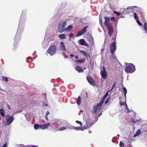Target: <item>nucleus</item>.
I'll use <instances>...</instances> for the list:
<instances>
[{
	"label": "nucleus",
	"instance_id": "f257e3e1",
	"mask_svg": "<svg viewBox=\"0 0 147 147\" xmlns=\"http://www.w3.org/2000/svg\"><path fill=\"white\" fill-rule=\"evenodd\" d=\"M105 21L104 25L105 26L107 27L108 30L109 35L111 37L113 33V27L111 23H110V19L109 17H105L104 18Z\"/></svg>",
	"mask_w": 147,
	"mask_h": 147
},
{
	"label": "nucleus",
	"instance_id": "f03ea898",
	"mask_svg": "<svg viewBox=\"0 0 147 147\" xmlns=\"http://www.w3.org/2000/svg\"><path fill=\"white\" fill-rule=\"evenodd\" d=\"M57 50L56 46L55 45H52L49 47L47 51V52L51 56H52L55 53Z\"/></svg>",
	"mask_w": 147,
	"mask_h": 147
},
{
	"label": "nucleus",
	"instance_id": "7ed1b4c3",
	"mask_svg": "<svg viewBox=\"0 0 147 147\" xmlns=\"http://www.w3.org/2000/svg\"><path fill=\"white\" fill-rule=\"evenodd\" d=\"M135 70V66L132 64H129L127 65L125 70L128 73H131L133 72Z\"/></svg>",
	"mask_w": 147,
	"mask_h": 147
},
{
	"label": "nucleus",
	"instance_id": "20e7f679",
	"mask_svg": "<svg viewBox=\"0 0 147 147\" xmlns=\"http://www.w3.org/2000/svg\"><path fill=\"white\" fill-rule=\"evenodd\" d=\"M67 22H64L63 23H60L59 25V27L58 28V31L60 33H62L65 30V28L66 26Z\"/></svg>",
	"mask_w": 147,
	"mask_h": 147
},
{
	"label": "nucleus",
	"instance_id": "39448f33",
	"mask_svg": "<svg viewBox=\"0 0 147 147\" xmlns=\"http://www.w3.org/2000/svg\"><path fill=\"white\" fill-rule=\"evenodd\" d=\"M6 119V123L7 125H10L14 120L13 115L9 116V115H7L5 116Z\"/></svg>",
	"mask_w": 147,
	"mask_h": 147
},
{
	"label": "nucleus",
	"instance_id": "423d86ee",
	"mask_svg": "<svg viewBox=\"0 0 147 147\" xmlns=\"http://www.w3.org/2000/svg\"><path fill=\"white\" fill-rule=\"evenodd\" d=\"M102 101H100L99 103H98L96 105H94L92 109V111L94 114L96 113L98 108L99 107V109H100L102 105Z\"/></svg>",
	"mask_w": 147,
	"mask_h": 147
},
{
	"label": "nucleus",
	"instance_id": "0eeeda50",
	"mask_svg": "<svg viewBox=\"0 0 147 147\" xmlns=\"http://www.w3.org/2000/svg\"><path fill=\"white\" fill-rule=\"evenodd\" d=\"M86 79L89 83L91 85L94 86L96 83L94 79L90 76H87Z\"/></svg>",
	"mask_w": 147,
	"mask_h": 147
},
{
	"label": "nucleus",
	"instance_id": "6e6552de",
	"mask_svg": "<svg viewBox=\"0 0 147 147\" xmlns=\"http://www.w3.org/2000/svg\"><path fill=\"white\" fill-rule=\"evenodd\" d=\"M88 27V26H85L84 27L82 30L79 31L77 33L76 36L79 37L82 35L83 34H85L86 32L87 28Z\"/></svg>",
	"mask_w": 147,
	"mask_h": 147
},
{
	"label": "nucleus",
	"instance_id": "1a4fd4ad",
	"mask_svg": "<svg viewBox=\"0 0 147 147\" xmlns=\"http://www.w3.org/2000/svg\"><path fill=\"white\" fill-rule=\"evenodd\" d=\"M110 48L111 53L112 54H113L116 49L115 42H113L110 45Z\"/></svg>",
	"mask_w": 147,
	"mask_h": 147
},
{
	"label": "nucleus",
	"instance_id": "9d476101",
	"mask_svg": "<svg viewBox=\"0 0 147 147\" xmlns=\"http://www.w3.org/2000/svg\"><path fill=\"white\" fill-rule=\"evenodd\" d=\"M100 74L102 78L104 79H106L107 77V73L104 66H103V70H101Z\"/></svg>",
	"mask_w": 147,
	"mask_h": 147
},
{
	"label": "nucleus",
	"instance_id": "9b49d317",
	"mask_svg": "<svg viewBox=\"0 0 147 147\" xmlns=\"http://www.w3.org/2000/svg\"><path fill=\"white\" fill-rule=\"evenodd\" d=\"M79 44L82 45H84L86 46H88V45L87 42L83 39H80L79 41Z\"/></svg>",
	"mask_w": 147,
	"mask_h": 147
},
{
	"label": "nucleus",
	"instance_id": "f8f14e48",
	"mask_svg": "<svg viewBox=\"0 0 147 147\" xmlns=\"http://www.w3.org/2000/svg\"><path fill=\"white\" fill-rule=\"evenodd\" d=\"M137 8V9L136 10V11L137 12H138V11H139L140 10V9L138 8L137 6H134L133 7H129L127 8V9H125L124 10L125 12H126V13H127L129 12L127 11V9H133V8Z\"/></svg>",
	"mask_w": 147,
	"mask_h": 147
},
{
	"label": "nucleus",
	"instance_id": "ddd939ff",
	"mask_svg": "<svg viewBox=\"0 0 147 147\" xmlns=\"http://www.w3.org/2000/svg\"><path fill=\"white\" fill-rule=\"evenodd\" d=\"M60 46L61 49L62 51H64L66 50L65 44L63 42H61Z\"/></svg>",
	"mask_w": 147,
	"mask_h": 147
},
{
	"label": "nucleus",
	"instance_id": "4468645a",
	"mask_svg": "<svg viewBox=\"0 0 147 147\" xmlns=\"http://www.w3.org/2000/svg\"><path fill=\"white\" fill-rule=\"evenodd\" d=\"M50 124L49 123L46 124L41 125V129H45L47 128L50 125Z\"/></svg>",
	"mask_w": 147,
	"mask_h": 147
},
{
	"label": "nucleus",
	"instance_id": "2eb2a0df",
	"mask_svg": "<svg viewBox=\"0 0 147 147\" xmlns=\"http://www.w3.org/2000/svg\"><path fill=\"white\" fill-rule=\"evenodd\" d=\"M80 52L82 53L84 55L85 57L88 59V56L89 57H90L89 54L88 53L87 54L85 51H80Z\"/></svg>",
	"mask_w": 147,
	"mask_h": 147
},
{
	"label": "nucleus",
	"instance_id": "dca6fc26",
	"mask_svg": "<svg viewBox=\"0 0 147 147\" xmlns=\"http://www.w3.org/2000/svg\"><path fill=\"white\" fill-rule=\"evenodd\" d=\"M76 70L79 73L82 72L84 71V70L81 67L78 66L76 67Z\"/></svg>",
	"mask_w": 147,
	"mask_h": 147
},
{
	"label": "nucleus",
	"instance_id": "f3484780",
	"mask_svg": "<svg viewBox=\"0 0 147 147\" xmlns=\"http://www.w3.org/2000/svg\"><path fill=\"white\" fill-rule=\"evenodd\" d=\"M34 127L35 129H38L39 128L41 129V125H39L38 124H35L34 125Z\"/></svg>",
	"mask_w": 147,
	"mask_h": 147
},
{
	"label": "nucleus",
	"instance_id": "a211bd4d",
	"mask_svg": "<svg viewBox=\"0 0 147 147\" xmlns=\"http://www.w3.org/2000/svg\"><path fill=\"white\" fill-rule=\"evenodd\" d=\"M73 28V26L71 25H70L65 29V31H70Z\"/></svg>",
	"mask_w": 147,
	"mask_h": 147
},
{
	"label": "nucleus",
	"instance_id": "6ab92c4d",
	"mask_svg": "<svg viewBox=\"0 0 147 147\" xmlns=\"http://www.w3.org/2000/svg\"><path fill=\"white\" fill-rule=\"evenodd\" d=\"M81 103V98L80 96H79L77 100V103L78 105H80Z\"/></svg>",
	"mask_w": 147,
	"mask_h": 147
},
{
	"label": "nucleus",
	"instance_id": "aec40b11",
	"mask_svg": "<svg viewBox=\"0 0 147 147\" xmlns=\"http://www.w3.org/2000/svg\"><path fill=\"white\" fill-rule=\"evenodd\" d=\"M85 61V59H82L80 60H76V62L77 63H84Z\"/></svg>",
	"mask_w": 147,
	"mask_h": 147
},
{
	"label": "nucleus",
	"instance_id": "412c9836",
	"mask_svg": "<svg viewBox=\"0 0 147 147\" xmlns=\"http://www.w3.org/2000/svg\"><path fill=\"white\" fill-rule=\"evenodd\" d=\"M58 37L61 39H63L65 38L66 36L64 34L59 35Z\"/></svg>",
	"mask_w": 147,
	"mask_h": 147
},
{
	"label": "nucleus",
	"instance_id": "4be33fe9",
	"mask_svg": "<svg viewBox=\"0 0 147 147\" xmlns=\"http://www.w3.org/2000/svg\"><path fill=\"white\" fill-rule=\"evenodd\" d=\"M144 26L145 32L147 33V22H145L144 24Z\"/></svg>",
	"mask_w": 147,
	"mask_h": 147
},
{
	"label": "nucleus",
	"instance_id": "5701e85b",
	"mask_svg": "<svg viewBox=\"0 0 147 147\" xmlns=\"http://www.w3.org/2000/svg\"><path fill=\"white\" fill-rule=\"evenodd\" d=\"M141 133V131L140 130H138L136 132V134L134 135V137H136L138 135L140 134Z\"/></svg>",
	"mask_w": 147,
	"mask_h": 147
},
{
	"label": "nucleus",
	"instance_id": "b1692460",
	"mask_svg": "<svg viewBox=\"0 0 147 147\" xmlns=\"http://www.w3.org/2000/svg\"><path fill=\"white\" fill-rule=\"evenodd\" d=\"M0 113L2 117L4 116V112L3 109L2 108L0 109Z\"/></svg>",
	"mask_w": 147,
	"mask_h": 147
},
{
	"label": "nucleus",
	"instance_id": "393cba45",
	"mask_svg": "<svg viewBox=\"0 0 147 147\" xmlns=\"http://www.w3.org/2000/svg\"><path fill=\"white\" fill-rule=\"evenodd\" d=\"M99 22L101 26H103V24L102 23V17H100V16H99Z\"/></svg>",
	"mask_w": 147,
	"mask_h": 147
},
{
	"label": "nucleus",
	"instance_id": "a878e982",
	"mask_svg": "<svg viewBox=\"0 0 147 147\" xmlns=\"http://www.w3.org/2000/svg\"><path fill=\"white\" fill-rule=\"evenodd\" d=\"M123 90L124 92V96L125 98L126 97V94L127 93V90L124 87H123Z\"/></svg>",
	"mask_w": 147,
	"mask_h": 147
},
{
	"label": "nucleus",
	"instance_id": "bb28decb",
	"mask_svg": "<svg viewBox=\"0 0 147 147\" xmlns=\"http://www.w3.org/2000/svg\"><path fill=\"white\" fill-rule=\"evenodd\" d=\"M132 12H133L134 13V16L135 19L136 20H137L139 19V18L136 14V13L134 12L133 11H132Z\"/></svg>",
	"mask_w": 147,
	"mask_h": 147
},
{
	"label": "nucleus",
	"instance_id": "cd10ccee",
	"mask_svg": "<svg viewBox=\"0 0 147 147\" xmlns=\"http://www.w3.org/2000/svg\"><path fill=\"white\" fill-rule=\"evenodd\" d=\"M81 130H82V131H83L84 130L86 129H88V126H84L83 127H82V126H81Z\"/></svg>",
	"mask_w": 147,
	"mask_h": 147
},
{
	"label": "nucleus",
	"instance_id": "c85d7f7f",
	"mask_svg": "<svg viewBox=\"0 0 147 147\" xmlns=\"http://www.w3.org/2000/svg\"><path fill=\"white\" fill-rule=\"evenodd\" d=\"M2 79L3 81H5V82H7L8 81V79L7 77H3Z\"/></svg>",
	"mask_w": 147,
	"mask_h": 147
},
{
	"label": "nucleus",
	"instance_id": "c756f323",
	"mask_svg": "<svg viewBox=\"0 0 147 147\" xmlns=\"http://www.w3.org/2000/svg\"><path fill=\"white\" fill-rule=\"evenodd\" d=\"M124 146V143L120 141L119 143V146L120 147H123Z\"/></svg>",
	"mask_w": 147,
	"mask_h": 147
},
{
	"label": "nucleus",
	"instance_id": "7c9ffc66",
	"mask_svg": "<svg viewBox=\"0 0 147 147\" xmlns=\"http://www.w3.org/2000/svg\"><path fill=\"white\" fill-rule=\"evenodd\" d=\"M74 129L76 130H81V127H74Z\"/></svg>",
	"mask_w": 147,
	"mask_h": 147
},
{
	"label": "nucleus",
	"instance_id": "2f4dec72",
	"mask_svg": "<svg viewBox=\"0 0 147 147\" xmlns=\"http://www.w3.org/2000/svg\"><path fill=\"white\" fill-rule=\"evenodd\" d=\"M66 129V128L65 127H63L61 128H59V131L64 130L65 129Z\"/></svg>",
	"mask_w": 147,
	"mask_h": 147
},
{
	"label": "nucleus",
	"instance_id": "473e14b6",
	"mask_svg": "<svg viewBox=\"0 0 147 147\" xmlns=\"http://www.w3.org/2000/svg\"><path fill=\"white\" fill-rule=\"evenodd\" d=\"M107 97V96H105V95L104 96L103 98H102V100L100 101H102V104H103L104 102V100H105V98H106V97Z\"/></svg>",
	"mask_w": 147,
	"mask_h": 147
},
{
	"label": "nucleus",
	"instance_id": "72a5a7b5",
	"mask_svg": "<svg viewBox=\"0 0 147 147\" xmlns=\"http://www.w3.org/2000/svg\"><path fill=\"white\" fill-rule=\"evenodd\" d=\"M136 22H137V24H139V25L140 26H142V24L140 22L139 20H136Z\"/></svg>",
	"mask_w": 147,
	"mask_h": 147
},
{
	"label": "nucleus",
	"instance_id": "f704fd0d",
	"mask_svg": "<svg viewBox=\"0 0 147 147\" xmlns=\"http://www.w3.org/2000/svg\"><path fill=\"white\" fill-rule=\"evenodd\" d=\"M76 122L77 123L80 125L81 126H82V123L80 121L77 120L76 121Z\"/></svg>",
	"mask_w": 147,
	"mask_h": 147
},
{
	"label": "nucleus",
	"instance_id": "c9c22d12",
	"mask_svg": "<svg viewBox=\"0 0 147 147\" xmlns=\"http://www.w3.org/2000/svg\"><path fill=\"white\" fill-rule=\"evenodd\" d=\"M117 32L116 33H117ZM114 36H115V37L113 38V39L114 40V41L113 42H115L116 38V36H117V33L115 34H114Z\"/></svg>",
	"mask_w": 147,
	"mask_h": 147
},
{
	"label": "nucleus",
	"instance_id": "e433bc0d",
	"mask_svg": "<svg viewBox=\"0 0 147 147\" xmlns=\"http://www.w3.org/2000/svg\"><path fill=\"white\" fill-rule=\"evenodd\" d=\"M110 97H109L108 98V99L106 100V101L105 102V104H106L108 103V102H109V101L110 100Z\"/></svg>",
	"mask_w": 147,
	"mask_h": 147
},
{
	"label": "nucleus",
	"instance_id": "4c0bfd02",
	"mask_svg": "<svg viewBox=\"0 0 147 147\" xmlns=\"http://www.w3.org/2000/svg\"><path fill=\"white\" fill-rule=\"evenodd\" d=\"M111 20L114 22H115V19L114 17H112L111 18Z\"/></svg>",
	"mask_w": 147,
	"mask_h": 147
},
{
	"label": "nucleus",
	"instance_id": "58836bf2",
	"mask_svg": "<svg viewBox=\"0 0 147 147\" xmlns=\"http://www.w3.org/2000/svg\"><path fill=\"white\" fill-rule=\"evenodd\" d=\"M114 13L115 14H117V15L118 16H119L121 13H119V12H117V11H114Z\"/></svg>",
	"mask_w": 147,
	"mask_h": 147
},
{
	"label": "nucleus",
	"instance_id": "ea45409f",
	"mask_svg": "<svg viewBox=\"0 0 147 147\" xmlns=\"http://www.w3.org/2000/svg\"><path fill=\"white\" fill-rule=\"evenodd\" d=\"M86 126H88V128L91 125H90L89 123H88V122H86Z\"/></svg>",
	"mask_w": 147,
	"mask_h": 147
},
{
	"label": "nucleus",
	"instance_id": "a19ab883",
	"mask_svg": "<svg viewBox=\"0 0 147 147\" xmlns=\"http://www.w3.org/2000/svg\"><path fill=\"white\" fill-rule=\"evenodd\" d=\"M69 36L70 37H72L73 36V34L72 33H71L69 35Z\"/></svg>",
	"mask_w": 147,
	"mask_h": 147
},
{
	"label": "nucleus",
	"instance_id": "79ce46f5",
	"mask_svg": "<svg viewBox=\"0 0 147 147\" xmlns=\"http://www.w3.org/2000/svg\"><path fill=\"white\" fill-rule=\"evenodd\" d=\"M125 104V102H122L120 103V105L121 106L124 105Z\"/></svg>",
	"mask_w": 147,
	"mask_h": 147
},
{
	"label": "nucleus",
	"instance_id": "37998d69",
	"mask_svg": "<svg viewBox=\"0 0 147 147\" xmlns=\"http://www.w3.org/2000/svg\"><path fill=\"white\" fill-rule=\"evenodd\" d=\"M6 146H7V143H6L4 144L3 146H2V147H6Z\"/></svg>",
	"mask_w": 147,
	"mask_h": 147
},
{
	"label": "nucleus",
	"instance_id": "c03bdc74",
	"mask_svg": "<svg viewBox=\"0 0 147 147\" xmlns=\"http://www.w3.org/2000/svg\"><path fill=\"white\" fill-rule=\"evenodd\" d=\"M116 86V83H114V84H113V87H115Z\"/></svg>",
	"mask_w": 147,
	"mask_h": 147
},
{
	"label": "nucleus",
	"instance_id": "a18cd8bd",
	"mask_svg": "<svg viewBox=\"0 0 147 147\" xmlns=\"http://www.w3.org/2000/svg\"><path fill=\"white\" fill-rule=\"evenodd\" d=\"M7 107L9 110L11 109V108L8 104H7Z\"/></svg>",
	"mask_w": 147,
	"mask_h": 147
},
{
	"label": "nucleus",
	"instance_id": "49530a36",
	"mask_svg": "<svg viewBox=\"0 0 147 147\" xmlns=\"http://www.w3.org/2000/svg\"><path fill=\"white\" fill-rule=\"evenodd\" d=\"M125 105H126V108L127 109V112L128 113V112H129L130 111H129L128 108V107H127V105L126 104H125Z\"/></svg>",
	"mask_w": 147,
	"mask_h": 147
},
{
	"label": "nucleus",
	"instance_id": "de8ad7c7",
	"mask_svg": "<svg viewBox=\"0 0 147 147\" xmlns=\"http://www.w3.org/2000/svg\"><path fill=\"white\" fill-rule=\"evenodd\" d=\"M49 114V112L48 111L46 113V115H48Z\"/></svg>",
	"mask_w": 147,
	"mask_h": 147
},
{
	"label": "nucleus",
	"instance_id": "09e8293b",
	"mask_svg": "<svg viewBox=\"0 0 147 147\" xmlns=\"http://www.w3.org/2000/svg\"><path fill=\"white\" fill-rule=\"evenodd\" d=\"M108 92L109 91L107 92L106 93L105 95V96H106L107 97V96L108 95Z\"/></svg>",
	"mask_w": 147,
	"mask_h": 147
},
{
	"label": "nucleus",
	"instance_id": "8fccbe9b",
	"mask_svg": "<svg viewBox=\"0 0 147 147\" xmlns=\"http://www.w3.org/2000/svg\"><path fill=\"white\" fill-rule=\"evenodd\" d=\"M70 56L71 57H73L74 56V54H71L70 55Z\"/></svg>",
	"mask_w": 147,
	"mask_h": 147
},
{
	"label": "nucleus",
	"instance_id": "3c124183",
	"mask_svg": "<svg viewBox=\"0 0 147 147\" xmlns=\"http://www.w3.org/2000/svg\"><path fill=\"white\" fill-rule=\"evenodd\" d=\"M45 118H46V119L48 120V117H47V115H46V116H45Z\"/></svg>",
	"mask_w": 147,
	"mask_h": 147
},
{
	"label": "nucleus",
	"instance_id": "603ef678",
	"mask_svg": "<svg viewBox=\"0 0 147 147\" xmlns=\"http://www.w3.org/2000/svg\"><path fill=\"white\" fill-rule=\"evenodd\" d=\"M113 88H114V87L113 86H112V87L111 88V89L110 90V91L112 90H113Z\"/></svg>",
	"mask_w": 147,
	"mask_h": 147
},
{
	"label": "nucleus",
	"instance_id": "864d4df0",
	"mask_svg": "<svg viewBox=\"0 0 147 147\" xmlns=\"http://www.w3.org/2000/svg\"><path fill=\"white\" fill-rule=\"evenodd\" d=\"M31 147H38V146H32Z\"/></svg>",
	"mask_w": 147,
	"mask_h": 147
},
{
	"label": "nucleus",
	"instance_id": "5fc2aeb1",
	"mask_svg": "<svg viewBox=\"0 0 147 147\" xmlns=\"http://www.w3.org/2000/svg\"><path fill=\"white\" fill-rule=\"evenodd\" d=\"M138 121H133V122H134V123H136V122H138Z\"/></svg>",
	"mask_w": 147,
	"mask_h": 147
},
{
	"label": "nucleus",
	"instance_id": "6e6d98bb",
	"mask_svg": "<svg viewBox=\"0 0 147 147\" xmlns=\"http://www.w3.org/2000/svg\"><path fill=\"white\" fill-rule=\"evenodd\" d=\"M93 65H94V63H93V64H92V68H93Z\"/></svg>",
	"mask_w": 147,
	"mask_h": 147
},
{
	"label": "nucleus",
	"instance_id": "4d7b16f0",
	"mask_svg": "<svg viewBox=\"0 0 147 147\" xmlns=\"http://www.w3.org/2000/svg\"><path fill=\"white\" fill-rule=\"evenodd\" d=\"M78 56H76V58H78Z\"/></svg>",
	"mask_w": 147,
	"mask_h": 147
},
{
	"label": "nucleus",
	"instance_id": "13d9d810",
	"mask_svg": "<svg viewBox=\"0 0 147 147\" xmlns=\"http://www.w3.org/2000/svg\"><path fill=\"white\" fill-rule=\"evenodd\" d=\"M90 63H91V61H90Z\"/></svg>",
	"mask_w": 147,
	"mask_h": 147
}]
</instances>
